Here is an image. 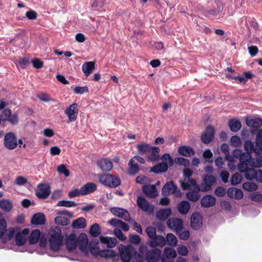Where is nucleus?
<instances>
[{"label":"nucleus","mask_w":262,"mask_h":262,"mask_svg":"<svg viewBox=\"0 0 262 262\" xmlns=\"http://www.w3.org/2000/svg\"><path fill=\"white\" fill-rule=\"evenodd\" d=\"M246 153H242L238 149L233 151V155L235 157L239 158L240 163L238 164V170L245 173V177L248 180H254L257 170L253 168H248L250 166L253 167H260L262 164V156L258 157V155L262 152V129L257 133L256 144L250 141H246L244 143Z\"/></svg>","instance_id":"obj_1"},{"label":"nucleus","mask_w":262,"mask_h":262,"mask_svg":"<svg viewBox=\"0 0 262 262\" xmlns=\"http://www.w3.org/2000/svg\"><path fill=\"white\" fill-rule=\"evenodd\" d=\"M66 246L70 251L79 247L81 252L85 255L91 253L96 256L114 259L116 256V252L113 250H100L98 242L92 241L89 243L88 235L84 233L80 234L78 236L74 234H70L66 240Z\"/></svg>","instance_id":"obj_2"},{"label":"nucleus","mask_w":262,"mask_h":262,"mask_svg":"<svg viewBox=\"0 0 262 262\" xmlns=\"http://www.w3.org/2000/svg\"><path fill=\"white\" fill-rule=\"evenodd\" d=\"M49 242L53 251H58L61 245L63 237L60 229L58 227H52L49 232Z\"/></svg>","instance_id":"obj_3"},{"label":"nucleus","mask_w":262,"mask_h":262,"mask_svg":"<svg viewBox=\"0 0 262 262\" xmlns=\"http://www.w3.org/2000/svg\"><path fill=\"white\" fill-rule=\"evenodd\" d=\"M139 252L142 254H145V259L146 262H157L161 257V250L158 248H154L147 251V247L145 245H142L139 249Z\"/></svg>","instance_id":"obj_4"},{"label":"nucleus","mask_w":262,"mask_h":262,"mask_svg":"<svg viewBox=\"0 0 262 262\" xmlns=\"http://www.w3.org/2000/svg\"><path fill=\"white\" fill-rule=\"evenodd\" d=\"M7 223L2 216H0V239L3 243H6L10 240L14 235V228L7 229Z\"/></svg>","instance_id":"obj_5"},{"label":"nucleus","mask_w":262,"mask_h":262,"mask_svg":"<svg viewBox=\"0 0 262 262\" xmlns=\"http://www.w3.org/2000/svg\"><path fill=\"white\" fill-rule=\"evenodd\" d=\"M162 162L151 168V171L155 173H160L167 170L169 166L173 164V160L169 154H164L161 158Z\"/></svg>","instance_id":"obj_6"},{"label":"nucleus","mask_w":262,"mask_h":262,"mask_svg":"<svg viewBox=\"0 0 262 262\" xmlns=\"http://www.w3.org/2000/svg\"><path fill=\"white\" fill-rule=\"evenodd\" d=\"M119 252L121 259L123 262H129L131 257L136 254L135 248L131 246L120 245Z\"/></svg>","instance_id":"obj_7"},{"label":"nucleus","mask_w":262,"mask_h":262,"mask_svg":"<svg viewBox=\"0 0 262 262\" xmlns=\"http://www.w3.org/2000/svg\"><path fill=\"white\" fill-rule=\"evenodd\" d=\"M99 180L102 184L110 187H116L120 183V179L118 177L110 174L100 176Z\"/></svg>","instance_id":"obj_8"},{"label":"nucleus","mask_w":262,"mask_h":262,"mask_svg":"<svg viewBox=\"0 0 262 262\" xmlns=\"http://www.w3.org/2000/svg\"><path fill=\"white\" fill-rule=\"evenodd\" d=\"M202 178L203 182L200 186V190L202 191L209 190L211 186L216 183V178L212 175H203Z\"/></svg>","instance_id":"obj_9"},{"label":"nucleus","mask_w":262,"mask_h":262,"mask_svg":"<svg viewBox=\"0 0 262 262\" xmlns=\"http://www.w3.org/2000/svg\"><path fill=\"white\" fill-rule=\"evenodd\" d=\"M177 255V251L172 247H166L164 248L163 254H161V262H174V259Z\"/></svg>","instance_id":"obj_10"},{"label":"nucleus","mask_w":262,"mask_h":262,"mask_svg":"<svg viewBox=\"0 0 262 262\" xmlns=\"http://www.w3.org/2000/svg\"><path fill=\"white\" fill-rule=\"evenodd\" d=\"M14 229L15 230L14 234H15V239L16 245L19 246L24 245L30 233L29 229L26 228L21 231H18L17 228H14Z\"/></svg>","instance_id":"obj_11"},{"label":"nucleus","mask_w":262,"mask_h":262,"mask_svg":"<svg viewBox=\"0 0 262 262\" xmlns=\"http://www.w3.org/2000/svg\"><path fill=\"white\" fill-rule=\"evenodd\" d=\"M1 121H9L12 124H16L18 122V118L16 114H12L10 109L4 110L0 115Z\"/></svg>","instance_id":"obj_12"},{"label":"nucleus","mask_w":262,"mask_h":262,"mask_svg":"<svg viewBox=\"0 0 262 262\" xmlns=\"http://www.w3.org/2000/svg\"><path fill=\"white\" fill-rule=\"evenodd\" d=\"M64 114L68 116L71 122L75 121L78 116V105L76 103H72L64 110Z\"/></svg>","instance_id":"obj_13"},{"label":"nucleus","mask_w":262,"mask_h":262,"mask_svg":"<svg viewBox=\"0 0 262 262\" xmlns=\"http://www.w3.org/2000/svg\"><path fill=\"white\" fill-rule=\"evenodd\" d=\"M4 145L9 149H13L17 147V139L13 133H9L5 135Z\"/></svg>","instance_id":"obj_14"},{"label":"nucleus","mask_w":262,"mask_h":262,"mask_svg":"<svg viewBox=\"0 0 262 262\" xmlns=\"http://www.w3.org/2000/svg\"><path fill=\"white\" fill-rule=\"evenodd\" d=\"M203 225V217L198 212L193 213L190 218V225L192 229L196 230L200 228Z\"/></svg>","instance_id":"obj_15"},{"label":"nucleus","mask_w":262,"mask_h":262,"mask_svg":"<svg viewBox=\"0 0 262 262\" xmlns=\"http://www.w3.org/2000/svg\"><path fill=\"white\" fill-rule=\"evenodd\" d=\"M59 216H57L55 219V222L56 224L61 225L62 226H66L70 223V220L64 216L66 215L68 217H71L72 214L66 210L60 211L58 212Z\"/></svg>","instance_id":"obj_16"},{"label":"nucleus","mask_w":262,"mask_h":262,"mask_svg":"<svg viewBox=\"0 0 262 262\" xmlns=\"http://www.w3.org/2000/svg\"><path fill=\"white\" fill-rule=\"evenodd\" d=\"M167 225L169 228L179 233L183 228V221L179 219L171 218L167 222Z\"/></svg>","instance_id":"obj_17"},{"label":"nucleus","mask_w":262,"mask_h":262,"mask_svg":"<svg viewBox=\"0 0 262 262\" xmlns=\"http://www.w3.org/2000/svg\"><path fill=\"white\" fill-rule=\"evenodd\" d=\"M165 238L163 236L160 235H156L148 242V245L152 248H155L157 247H163L165 245Z\"/></svg>","instance_id":"obj_18"},{"label":"nucleus","mask_w":262,"mask_h":262,"mask_svg":"<svg viewBox=\"0 0 262 262\" xmlns=\"http://www.w3.org/2000/svg\"><path fill=\"white\" fill-rule=\"evenodd\" d=\"M137 204L138 206L145 212L151 213L154 211V206L149 204L142 196L138 198Z\"/></svg>","instance_id":"obj_19"},{"label":"nucleus","mask_w":262,"mask_h":262,"mask_svg":"<svg viewBox=\"0 0 262 262\" xmlns=\"http://www.w3.org/2000/svg\"><path fill=\"white\" fill-rule=\"evenodd\" d=\"M111 212L114 215L125 221H128L129 220L130 215L128 212L123 208L113 207L111 209Z\"/></svg>","instance_id":"obj_20"},{"label":"nucleus","mask_w":262,"mask_h":262,"mask_svg":"<svg viewBox=\"0 0 262 262\" xmlns=\"http://www.w3.org/2000/svg\"><path fill=\"white\" fill-rule=\"evenodd\" d=\"M214 134V129L212 126H208L206 130L202 134L201 140L205 144L210 143L213 139Z\"/></svg>","instance_id":"obj_21"},{"label":"nucleus","mask_w":262,"mask_h":262,"mask_svg":"<svg viewBox=\"0 0 262 262\" xmlns=\"http://www.w3.org/2000/svg\"><path fill=\"white\" fill-rule=\"evenodd\" d=\"M50 193V187L48 184H43L38 186L36 195L38 198L45 199L49 195Z\"/></svg>","instance_id":"obj_22"},{"label":"nucleus","mask_w":262,"mask_h":262,"mask_svg":"<svg viewBox=\"0 0 262 262\" xmlns=\"http://www.w3.org/2000/svg\"><path fill=\"white\" fill-rule=\"evenodd\" d=\"M228 196L233 199L240 200L243 198V191L237 188H229L227 190Z\"/></svg>","instance_id":"obj_23"},{"label":"nucleus","mask_w":262,"mask_h":262,"mask_svg":"<svg viewBox=\"0 0 262 262\" xmlns=\"http://www.w3.org/2000/svg\"><path fill=\"white\" fill-rule=\"evenodd\" d=\"M144 193L149 197L154 198L158 195L156 186L153 185H144L142 186Z\"/></svg>","instance_id":"obj_24"},{"label":"nucleus","mask_w":262,"mask_h":262,"mask_svg":"<svg viewBox=\"0 0 262 262\" xmlns=\"http://www.w3.org/2000/svg\"><path fill=\"white\" fill-rule=\"evenodd\" d=\"M98 166L103 171H107L113 168V163L107 159H102L97 162Z\"/></svg>","instance_id":"obj_25"},{"label":"nucleus","mask_w":262,"mask_h":262,"mask_svg":"<svg viewBox=\"0 0 262 262\" xmlns=\"http://www.w3.org/2000/svg\"><path fill=\"white\" fill-rule=\"evenodd\" d=\"M177 187L173 182H167L163 187L162 192L163 195H168L176 192Z\"/></svg>","instance_id":"obj_26"},{"label":"nucleus","mask_w":262,"mask_h":262,"mask_svg":"<svg viewBox=\"0 0 262 262\" xmlns=\"http://www.w3.org/2000/svg\"><path fill=\"white\" fill-rule=\"evenodd\" d=\"M99 240L102 244L106 245L108 248H114L117 243V239L115 237H111L104 236H100Z\"/></svg>","instance_id":"obj_27"},{"label":"nucleus","mask_w":262,"mask_h":262,"mask_svg":"<svg viewBox=\"0 0 262 262\" xmlns=\"http://www.w3.org/2000/svg\"><path fill=\"white\" fill-rule=\"evenodd\" d=\"M136 148L139 155H144L150 152L151 146L148 143L141 142L136 145Z\"/></svg>","instance_id":"obj_28"},{"label":"nucleus","mask_w":262,"mask_h":262,"mask_svg":"<svg viewBox=\"0 0 262 262\" xmlns=\"http://www.w3.org/2000/svg\"><path fill=\"white\" fill-rule=\"evenodd\" d=\"M216 202L214 197L211 195H206L201 200V205L204 207H210L213 206Z\"/></svg>","instance_id":"obj_29"},{"label":"nucleus","mask_w":262,"mask_h":262,"mask_svg":"<svg viewBox=\"0 0 262 262\" xmlns=\"http://www.w3.org/2000/svg\"><path fill=\"white\" fill-rule=\"evenodd\" d=\"M180 183L182 189L184 190L191 188L200 190V187L197 186L195 181L193 179H188L187 182L180 181Z\"/></svg>","instance_id":"obj_30"},{"label":"nucleus","mask_w":262,"mask_h":262,"mask_svg":"<svg viewBox=\"0 0 262 262\" xmlns=\"http://www.w3.org/2000/svg\"><path fill=\"white\" fill-rule=\"evenodd\" d=\"M246 123L250 127L257 128L262 125V120L259 118H247Z\"/></svg>","instance_id":"obj_31"},{"label":"nucleus","mask_w":262,"mask_h":262,"mask_svg":"<svg viewBox=\"0 0 262 262\" xmlns=\"http://www.w3.org/2000/svg\"><path fill=\"white\" fill-rule=\"evenodd\" d=\"M95 68V62L89 61L84 63L82 66V70L86 76H88Z\"/></svg>","instance_id":"obj_32"},{"label":"nucleus","mask_w":262,"mask_h":262,"mask_svg":"<svg viewBox=\"0 0 262 262\" xmlns=\"http://www.w3.org/2000/svg\"><path fill=\"white\" fill-rule=\"evenodd\" d=\"M177 208L181 214H186L189 212L190 205L187 201H183L178 204Z\"/></svg>","instance_id":"obj_33"},{"label":"nucleus","mask_w":262,"mask_h":262,"mask_svg":"<svg viewBox=\"0 0 262 262\" xmlns=\"http://www.w3.org/2000/svg\"><path fill=\"white\" fill-rule=\"evenodd\" d=\"M179 153L184 157H189L194 154V152L192 148L189 146H182L178 148Z\"/></svg>","instance_id":"obj_34"},{"label":"nucleus","mask_w":262,"mask_h":262,"mask_svg":"<svg viewBox=\"0 0 262 262\" xmlns=\"http://www.w3.org/2000/svg\"><path fill=\"white\" fill-rule=\"evenodd\" d=\"M46 221L45 216L42 213L35 214L31 220V223L34 225H43Z\"/></svg>","instance_id":"obj_35"},{"label":"nucleus","mask_w":262,"mask_h":262,"mask_svg":"<svg viewBox=\"0 0 262 262\" xmlns=\"http://www.w3.org/2000/svg\"><path fill=\"white\" fill-rule=\"evenodd\" d=\"M13 208L12 203L8 199L0 200V208L5 212H10Z\"/></svg>","instance_id":"obj_36"},{"label":"nucleus","mask_w":262,"mask_h":262,"mask_svg":"<svg viewBox=\"0 0 262 262\" xmlns=\"http://www.w3.org/2000/svg\"><path fill=\"white\" fill-rule=\"evenodd\" d=\"M40 237V232L38 229L33 230L30 233L28 239L30 244H36Z\"/></svg>","instance_id":"obj_37"},{"label":"nucleus","mask_w":262,"mask_h":262,"mask_svg":"<svg viewBox=\"0 0 262 262\" xmlns=\"http://www.w3.org/2000/svg\"><path fill=\"white\" fill-rule=\"evenodd\" d=\"M228 125L231 131L236 132L240 129L242 127L241 122L236 119H232L229 121Z\"/></svg>","instance_id":"obj_38"},{"label":"nucleus","mask_w":262,"mask_h":262,"mask_svg":"<svg viewBox=\"0 0 262 262\" xmlns=\"http://www.w3.org/2000/svg\"><path fill=\"white\" fill-rule=\"evenodd\" d=\"M160 148L158 147L152 146L150 149V153L148 156L147 158L149 161H156L159 159V152Z\"/></svg>","instance_id":"obj_39"},{"label":"nucleus","mask_w":262,"mask_h":262,"mask_svg":"<svg viewBox=\"0 0 262 262\" xmlns=\"http://www.w3.org/2000/svg\"><path fill=\"white\" fill-rule=\"evenodd\" d=\"M236 159H238L239 160V157H235L233 155V152H232L231 155H227L226 156V159L229 161L228 167L230 170H234L236 166V161L235 160Z\"/></svg>","instance_id":"obj_40"},{"label":"nucleus","mask_w":262,"mask_h":262,"mask_svg":"<svg viewBox=\"0 0 262 262\" xmlns=\"http://www.w3.org/2000/svg\"><path fill=\"white\" fill-rule=\"evenodd\" d=\"M171 213L170 209H165L159 210L156 213L157 217L162 221H164L168 218Z\"/></svg>","instance_id":"obj_41"},{"label":"nucleus","mask_w":262,"mask_h":262,"mask_svg":"<svg viewBox=\"0 0 262 262\" xmlns=\"http://www.w3.org/2000/svg\"><path fill=\"white\" fill-rule=\"evenodd\" d=\"M96 185L93 183H88L83 185L81 188L83 195L93 192L96 189Z\"/></svg>","instance_id":"obj_42"},{"label":"nucleus","mask_w":262,"mask_h":262,"mask_svg":"<svg viewBox=\"0 0 262 262\" xmlns=\"http://www.w3.org/2000/svg\"><path fill=\"white\" fill-rule=\"evenodd\" d=\"M243 188L248 192H251L256 190L258 189V185L254 182H246L242 185Z\"/></svg>","instance_id":"obj_43"},{"label":"nucleus","mask_w":262,"mask_h":262,"mask_svg":"<svg viewBox=\"0 0 262 262\" xmlns=\"http://www.w3.org/2000/svg\"><path fill=\"white\" fill-rule=\"evenodd\" d=\"M101 228L97 223L93 224L90 228V233L94 237H97L101 233Z\"/></svg>","instance_id":"obj_44"},{"label":"nucleus","mask_w":262,"mask_h":262,"mask_svg":"<svg viewBox=\"0 0 262 262\" xmlns=\"http://www.w3.org/2000/svg\"><path fill=\"white\" fill-rule=\"evenodd\" d=\"M86 226V220L83 217H79L72 223V226L76 229L84 228Z\"/></svg>","instance_id":"obj_45"},{"label":"nucleus","mask_w":262,"mask_h":262,"mask_svg":"<svg viewBox=\"0 0 262 262\" xmlns=\"http://www.w3.org/2000/svg\"><path fill=\"white\" fill-rule=\"evenodd\" d=\"M166 243L172 247H175L177 245L178 239L176 236L172 233H168L166 237Z\"/></svg>","instance_id":"obj_46"},{"label":"nucleus","mask_w":262,"mask_h":262,"mask_svg":"<svg viewBox=\"0 0 262 262\" xmlns=\"http://www.w3.org/2000/svg\"><path fill=\"white\" fill-rule=\"evenodd\" d=\"M128 172L132 175L136 174L139 171V166L138 163L136 162L131 163V160L128 163Z\"/></svg>","instance_id":"obj_47"},{"label":"nucleus","mask_w":262,"mask_h":262,"mask_svg":"<svg viewBox=\"0 0 262 262\" xmlns=\"http://www.w3.org/2000/svg\"><path fill=\"white\" fill-rule=\"evenodd\" d=\"M249 197L253 202L259 203L262 201V194L257 191L250 193Z\"/></svg>","instance_id":"obj_48"},{"label":"nucleus","mask_w":262,"mask_h":262,"mask_svg":"<svg viewBox=\"0 0 262 262\" xmlns=\"http://www.w3.org/2000/svg\"><path fill=\"white\" fill-rule=\"evenodd\" d=\"M243 179L242 176L238 173H234L231 178V184L232 185H236L239 184Z\"/></svg>","instance_id":"obj_49"},{"label":"nucleus","mask_w":262,"mask_h":262,"mask_svg":"<svg viewBox=\"0 0 262 262\" xmlns=\"http://www.w3.org/2000/svg\"><path fill=\"white\" fill-rule=\"evenodd\" d=\"M178 254L182 256H186L188 255L189 251L187 246L183 245H180L177 249Z\"/></svg>","instance_id":"obj_50"},{"label":"nucleus","mask_w":262,"mask_h":262,"mask_svg":"<svg viewBox=\"0 0 262 262\" xmlns=\"http://www.w3.org/2000/svg\"><path fill=\"white\" fill-rule=\"evenodd\" d=\"M174 162L180 165H182L185 167H187L189 165V161L182 157L176 158L174 160Z\"/></svg>","instance_id":"obj_51"},{"label":"nucleus","mask_w":262,"mask_h":262,"mask_svg":"<svg viewBox=\"0 0 262 262\" xmlns=\"http://www.w3.org/2000/svg\"><path fill=\"white\" fill-rule=\"evenodd\" d=\"M57 206H64L66 207H71L76 206V203L73 201L62 200L60 201L57 204Z\"/></svg>","instance_id":"obj_52"},{"label":"nucleus","mask_w":262,"mask_h":262,"mask_svg":"<svg viewBox=\"0 0 262 262\" xmlns=\"http://www.w3.org/2000/svg\"><path fill=\"white\" fill-rule=\"evenodd\" d=\"M187 198L190 201L196 202L200 198L198 192L196 191L188 192L186 194Z\"/></svg>","instance_id":"obj_53"},{"label":"nucleus","mask_w":262,"mask_h":262,"mask_svg":"<svg viewBox=\"0 0 262 262\" xmlns=\"http://www.w3.org/2000/svg\"><path fill=\"white\" fill-rule=\"evenodd\" d=\"M136 182L137 183L142 184L143 186L144 185H147L151 182L150 179L148 178L145 177L143 176H139L136 179Z\"/></svg>","instance_id":"obj_54"},{"label":"nucleus","mask_w":262,"mask_h":262,"mask_svg":"<svg viewBox=\"0 0 262 262\" xmlns=\"http://www.w3.org/2000/svg\"><path fill=\"white\" fill-rule=\"evenodd\" d=\"M57 171L60 173L63 174L65 177H68L70 175L69 171L63 164H61L58 166Z\"/></svg>","instance_id":"obj_55"},{"label":"nucleus","mask_w":262,"mask_h":262,"mask_svg":"<svg viewBox=\"0 0 262 262\" xmlns=\"http://www.w3.org/2000/svg\"><path fill=\"white\" fill-rule=\"evenodd\" d=\"M89 91L88 87L86 86H76L74 92L77 94H83L84 93H87Z\"/></svg>","instance_id":"obj_56"},{"label":"nucleus","mask_w":262,"mask_h":262,"mask_svg":"<svg viewBox=\"0 0 262 262\" xmlns=\"http://www.w3.org/2000/svg\"><path fill=\"white\" fill-rule=\"evenodd\" d=\"M230 143L234 147H238L241 144V141L238 137L234 136L230 139Z\"/></svg>","instance_id":"obj_57"},{"label":"nucleus","mask_w":262,"mask_h":262,"mask_svg":"<svg viewBox=\"0 0 262 262\" xmlns=\"http://www.w3.org/2000/svg\"><path fill=\"white\" fill-rule=\"evenodd\" d=\"M80 195H83L81 188L74 189L69 193V196L71 198H75Z\"/></svg>","instance_id":"obj_58"},{"label":"nucleus","mask_w":262,"mask_h":262,"mask_svg":"<svg viewBox=\"0 0 262 262\" xmlns=\"http://www.w3.org/2000/svg\"><path fill=\"white\" fill-rule=\"evenodd\" d=\"M114 233L115 236L120 241H123L126 238L122 233V231L117 228L114 229Z\"/></svg>","instance_id":"obj_59"},{"label":"nucleus","mask_w":262,"mask_h":262,"mask_svg":"<svg viewBox=\"0 0 262 262\" xmlns=\"http://www.w3.org/2000/svg\"><path fill=\"white\" fill-rule=\"evenodd\" d=\"M146 232L149 237L151 239L156 235V229L154 227H148L146 229Z\"/></svg>","instance_id":"obj_60"},{"label":"nucleus","mask_w":262,"mask_h":262,"mask_svg":"<svg viewBox=\"0 0 262 262\" xmlns=\"http://www.w3.org/2000/svg\"><path fill=\"white\" fill-rule=\"evenodd\" d=\"M27 182V180L25 178L19 176L15 180V184L17 185H24Z\"/></svg>","instance_id":"obj_61"},{"label":"nucleus","mask_w":262,"mask_h":262,"mask_svg":"<svg viewBox=\"0 0 262 262\" xmlns=\"http://www.w3.org/2000/svg\"><path fill=\"white\" fill-rule=\"evenodd\" d=\"M214 194L218 196H223L226 194V190L223 187H218L215 189Z\"/></svg>","instance_id":"obj_62"},{"label":"nucleus","mask_w":262,"mask_h":262,"mask_svg":"<svg viewBox=\"0 0 262 262\" xmlns=\"http://www.w3.org/2000/svg\"><path fill=\"white\" fill-rule=\"evenodd\" d=\"M129 241L131 243L138 245L140 243L141 239L138 235H130Z\"/></svg>","instance_id":"obj_63"},{"label":"nucleus","mask_w":262,"mask_h":262,"mask_svg":"<svg viewBox=\"0 0 262 262\" xmlns=\"http://www.w3.org/2000/svg\"><path fill=\"white\" fill-rule=\"evenodd\" d=\"M179 234L180 238L183 240L187 239L190 235L189 232L188 230H185L183 232L181 231H179V233H177Z\"/></svg>","instance_id":"obj_64"}]
</instances>
